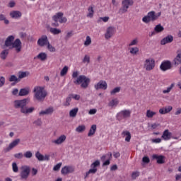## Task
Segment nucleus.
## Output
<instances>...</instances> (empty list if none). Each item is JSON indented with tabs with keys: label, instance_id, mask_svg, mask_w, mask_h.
I'll list each match as a JSON object with an SVG mask.
<instances>
[{
	"label": "nucleus",
	"instance_id": "nucleus-28",
	"mask_svg": "<svg viewBox=\"0 0 181 181\" xmlns=\"http://www.w3.org/2000/svg\"><path fill=\"white\" fill-rule=\"evenodd\" d=\"M173 110V107L172 106H167L165 107L160 108L159 110L160 114L165 115L170 112Z\"/></svg>",
	"mask_w": 181,
	"mask_h": 181
},
{
	"label": "nucleus",
	"instance_id": "nucleus-57",
	"mask_svg": "<svg viewBox=\"0 0 181 181\" xmlns=\"http://www.w3.org/2000/svg\"><path fill=\"white\" fill-rule=\"evenodd\" d=\"M23 153H16L14 154V158H16V159H22L23 158Z\"/></svg>",
	"mask_w": 181,
	"mask_h": 181
},
{
	"label": "nucleus",
	"instance_id": "nucleus-37",
	"mask_svg": "<svg viewBox=\"0 0 181 181\" xmlns=\"http://www.w3.org/2000/svg\"><path fill=\"white\" fill-rule=\"evenodd\" d=\"M78 112V107H75L70 110L69 112V116L71 117L72 118H74L76 115H77V113Z\"/></svg>",
	"mask_w": 181,
	"mask_h": 181
},
{
	"label": "nucleus",
	"instance_id": "nucleus-34",
	"mask_svg": "<svg viewBox=\"0 0 181 181\" xmlns=\"http://www.w3.org/2000/svg\"><path fill=\"white\" fill-rule=\"evenodd\" d=\"M29 76V72L20 71L18 72V81H21L22 78H25V77H28Z\"/></svg>",
	"mask_w": 181,
	"mask_h": 181
},
{
	"label": "nucleus",
	"instance_id": "nucleus-33",
	"mask_svg": "<svg viewBox=\"0 0 181 181\" xmlns=\"http://www.w3.org/2000/svg\"><path fill=\"white\" fill-rule=\"evenodd\" d=\"M28 94H29V88H22L20 90L18 95H20V97H23L28 95Z\"/></svg>",
	"mask_w": 181,
	"mask_h": 181
},
{
	"label": "nucleus",
	"instance_id": "nucleus-53",
	"mask_svg": "<svg viewBox=\"0 0 181 181\" xmlns=\"http://www.w3.org/2000/svg\"><path fill=\"white\" fill-rule=\"evenodd\" d=\"M85 46H90L91 45V37L90 36L86 37V40L84 42Z\"/></svg>",
	"mask_w": 181,
	"mask_h": 181
},
{
	"label": "nucleus",
	"instance_id": "nucleus-1",
	"mask_svg": "<svg viewBox=\"0 0 181 181\" xmlns=\"http://www.w3.org/2000/svg\"><path fill=\"white\" fill-rule=\"evenodd\" d=\"M29 99L16 100L13 102V107L16 110H20L21 114L29 115L35 111V107H28Z\"/></svg>",
	"mask_w": 181,
	"mask_h": 181
},
{
	"label": "nucleus",
	"instance_id": "nucleus-17",
	"mask_svg": "<svg viewBox=\"0 0 181 181\" xmlns=\"http://www.w3.org/2000/svg\"><path fill=\"white\" fill-rule=\"evenodd\" d=\"M15 41V36L9 35L4 42V46L6 47H8L11 49L12 45H13V42Z\"/></svg>",
	"mask_w": 181,
	"mask_h": 181
},
{
	"label": "nucleus",
	"instance_id": "nucleus-10",
	"mask_svg": "<svg viewBox=\"0 0 181 181\" xmlns=\"http://www.w3.org/2000/svg\"><path fill=\"white\" fill-rule=\"evenodd\" d=\"M172 67H173V65H172V62L165 60L163 61L160 65V70H161V71H168V70L172 69Z\"/></svg>",
	"mask_w": 181,
	"mask_h": 181
},
{
	"label": "nucleus",
	"instance_id": "nucleus-41",
	"mask_svg": "<svg viewBox=\"0 0 181 181\" xmlns=\"http://www.w3.org/2000/svg\"><path fill=\"white\" fill-rule=\"evenodd\" d=\"M175 87V83H172L166 90H163V94H169L170 91H172V89Z\"/></svg>",
	"mask_w": 181,
	"mask_h": 181
},
{
	"label": "nucleus",
	"instance_id": "nucleus-31",
	"mask_svg": "<svg viewBox=\"0 0 181 181\" xmlns=\"http://www.w3.org/2000/svg\"><path fill=\"white\" fill-rule=\"evenodd\" d=\"M37 59L41 60V62H45L47 59V54L45 52H40L37 56Z\"/></svg>",
	"mask_w": 181,
	"mask_h": 181
},
{
	"label": "nucleus",
	"instance_id": "nucleus-55",
	"mask_svg": "<svg viewBox=\"0 0 181 181\" xmlns=\"http://www.w3.org/2000/svg\"><path fill=\"white\" fill-rule=\"evenodd\" d=\"M5 77L4 76H0V88L1 87H4V86H5Z\"/></svg>",
	"mask_w": 181,
	"mask_h": 181
},
{
	"label": "nucleus",
	"instance_id": "nucleus-32",
	"mask_svg": "<svg viewBox=\"0 0 181 181\" xmlns=\"http://www.w3.org/2000/svg\"><path fill=\"white\" fill-rule=\"evenodd\" d=\"M123 136H126L125 141L126 142H129L131 141V133L129 131H124L122 133Z\"/></svg>",
	"mask_w": 181,
	"mask_h": 181
},
{
	"label": "nucleus",
	"instance_id": "nucleus-48",
	"mask_svg": "<svg viewBox=\"0 0 181 181\" xmlns=\"http://www.w3.org/2000/svg\"><path fill=\"white\" fill-rule=\"evenodd\" d=\"M153 115H156V112L151 111V110H147L146 112V117L147 118H152Z\"/></svg>",
	"mask_w": 181,
	"mask_h": 181
},
{
	"label": "nucleus",
	"instance_id": "nucleus-12",
	"mask_svg": "<svg viewBox=\"0 0 181 181\" xmlns=\"http://www.w3.org/2000/svg\"><path fill=\"white\" fill-rule=\"evenodd\" d=\"M10 49H15L16 53H21L22 50V41L19 38L16 39Z\"/></svg>",
	"mask_w": 181,
	"mask_h": 181
},
{
	"label": "nucleus",
	"instance_id": "nucleus-21",
	"mask_svg": "<svg viewBox=\"0 0 181 181\" xmlns=\"http://www.w3.org/2000/svg\"><path fill=\"white\" fill-rule=\"evenodd\" d=\"M74 172V168L72 166H64L61 170L62 175H69V173H73Z\"/></svg>",
	"mask_w": 181,
	"mask_h": 181
},
{
	"label": "nucleus",
	"instance_id": "nucleus-5",
	"mask_svg": "<svg viewBox=\"0 0 181 181\" xmlns=\"http://www.w3.org/2000/svg\"><path fill=\"white\" fill-rule=\"evenodd\" d=\"M131 110H124L119 112L117 115L116 118L117 121H122V119H128V118L131 117Z\"/></svg>",
	"mask_w": 181,
	"mask_h": 181
},
{
	"label": "nucleus",
	"instance_id": "nucleus-16",
	"mask_svg": "<svg viewBox=\"0 0 181 181\" xmlns=\"http://www.w3.org/2000/svg\"><path fill=\"white\" fill-rule=\"evenodd\" d=\"M165 30V28L162 26L160 24H158L155 26L154 30L151 32V33L149 34L150 37H152V36H155L156 33H161V32H163Z\"/></svg>",
	"mask_w": 181,
	"mask_h": 181
},
{
	"label": "nucleus",
	"instance_id": "nucleus-43",
	"mask_svg": "<svg viewBox=\"0 0 181 181\" xmlns=\"http://www.w3.org/2000/svg\"><path fill=\"white\" fill-rule=\"evenodd\" d=\"M43 155H42V153H40V152L37 151L35 153V158H37L38 160H40V162H42L43 161Z\"/></svg>",
	"mask_w": 181,
	"mask_h": 181
},
{
	"label": "nucleus",
	"instance_id": "nucleus-64",
	"mask_svg": "<svg viewBox=\"0 0 181 181\" xmlns=\"http://www.w3.org/2000/svg\"><path fill=\"white\" fill-rule=\"evenodd\" d=\"M138 176H139V172H138V171L133 172L132 174V179H135V178L138 177Z\"/></svg>",
	"mask_w": 181,
	"mask_h": 181
},
{
	"label": "nucleus",
	"instance_id": "nucleus-9",
	"mask_svg": "<svg viewBox=\"0 0 181 181\" xmlns=\"http://www.w3.org/2000/svg\"><path fill=\"white\" fill-rule=\"evenodd\" d=\"M144 67L146 71H151L155 69V59L148 58L144 61Z\"/></svg>",
	"mask_w": 181,
	"mask_h": 181
},
{
	"label": "nucleus",
	"instance_id": "nucleus-7",
	"mask_svg": "<svg viewBox=\"0 0 181 181\" xmlns=\"http://www.w3.org/2000/svg\"><path fill=\"white\" fill-rule=\"evenodd\" d=\"M30 175V167L25 165L21 167L20 177L21 180H28V177Z\"/></svg>",
	"mask_w": 181,
	"mask_h": 181
},
{
	"label": "nucleus",
	"instance_id": "nucleus-44",
	"mask_svg": "<svg viewBox=\"0 0 181 181\" xmlns=\"http://www.w3.org/2000/svg\"><path fill=\"white\" fill-rule=\"evenodd\" d=\"M76 132H84L86 131V126L85 125H80L76 129Z\"/></svg>",
	"mask_w": 181,
	"mask_h": 181
},
{
	"label": "nucleus",
	"instance_id": "nucleus-51",
	"mask_svg": "<svg viewBox=\"0 0 181 181\" xmlns=\"http://www.w3.org/2000/svg\"><path fill=\"white\" fill-rule=\"evenodd\" d=\"M33 124L34 125H36V127H42V119H37V120H35Z\"/></svg>",
	"mask_w": 181,
	"mask_h": 181
},
{
	"label": "nucleus",
	"instance_id": "nucleus-46",
	"mask_svg": "<svg viewBox=\"0 0 181 181\" xmlns=\"http://www.w3.org/2000/svg\"><path fill=\"white\" fill-rule=\"evenodd\" d=\"M12 169L14 173H18L19 172V168L18 167V164H16V163H12Z\"/></svg>",
	"mask_w": 181,
	"mask_h": 181
},
{
	"label": "nucleus",
	"instance_id": "nucleus-40",
	"mask_svg": "<svg viewBox=\"0 0 181 181\" xmlns=\"http://www.w3.org/2000/svg\"><path fill=\"white\" fill-rule=\"evenodd\" d=\"M8 81H10V83H12L13 81H15V83H19V78L15 75H11L9 77Z\"/></svg>",
	"mask_w": 181,
	"mask_h": 181
},
{
	"label": "nucleus",
	"instance_id": "nucleus-60",
	"mask_svg": "<svg viewBox=\"0 0 181 181\" xmlns=\"http://www.w3.org/2000/svg\"><path fill=\"white\" fill-rule=\"evenodd\" d=\"M71 97H72V98L74 100H76V101H78V100H80V95H77V94H71Z\"/></svg>",
	"mask_w": 181,
	"mask_h": 181
},
{
	"label": "nucleus",
	"instance_id": "nucleus-19",
	"mask_svg": "<svg viewBox=\"0 0 181 181\" xmlns=\"http://www.w3.org/2000/svg\"><path fill=\"white\" fill-rule=\"evenodd\" d=\"M49 44V40L47 39V35H42L38 40H37V45L38 46H40L41 47H43V46H46V45Z\"/></svg>",
	"mask_w": 181,
	"mask_h": 181
},
{
	"label": "nucleus",
	"instance_id": "nucleus-25",
	"mask_svg": "<svg viewBox=\"0 0 181 181\" xmlns=\"http://www.w3.org/2000/svg\"><path fill=\"white\" fill-rule=\"evenodd\" d=\"M9 16L12 19H19L22 17V13L19 11H12L10 12Z\"/></svg>",
	"mask_w": 181,
	"mask_h": 181
},
{
	"label": "nucleus",
	"instance_id": "nucleus-49",
	"mask_svg": "<svg viewBox=\"0 0 181 181\" xmlns=\"http://www.w3.org/2000/svg\"><path fill=\"white\" fill-rule=\"evenodd\" d=\"M139 52V47H132L130 49V53L131 54H136Z\"/></svg>",
	"mask_w": 181,
	"mask_h": 181
},
{
	"label": "nucleus",
	"instance_id": "nucleus-38",
	"mask_svg": "<svg viewBox=\"0 0 181 181\" xmlns=\"http://www.w3.org/2000/svg\"><path fill=\"white\" fill-rule=\"evenodd\" d=\"M118 99H112L109 103L108 106L109 107H117L118 105Z\"/></svg>",
	"mask_w": 181,
	"mask_h": 181
},
{
	"label": "nucleus",
	"instance_id": "nucleus-13",
	"mask_svg": "<svg viewBox=\"0 0 181 181\" xmlns=\"http://www.w3.org/2000/svg\"><path fill=\"white\" fill-rule=\"evenodd\" d=\"M19 144H21V139H16L15 140H13L12 142L9 144L8 147H6L4 149V152L6 153L10 152V151H12V149H13V148L18 146Z\"/></svg>",
	"mask_w": 181,
	"mask_h": 181
},
{
	"label": "nucleus",
	"instance_id": "nucleus-27",
	"mask_svg": "<svg viewBox=\"0 0 181 181\" xmlns=\"http://www.w3.org/2000/svg\"><path fill=\"white\" fill-rule=\"evenodd\" d=\"M53 111H54V109L53 107H50L47 108L45 110H42L40 112L39 115H50L53 114Z\"/></svg>",
	"mask_w": 181,
	"mask_h": 181
},
{
	"label": "nucleus",
	"instance_id": "nucleus-26",
	"mask_svg": "<svg viewBox=\"0 0 181 181\" xmlns=\"http://www.w3.org/2000/svg\"><path fill=\"white\" fill-rule=\"evenodd\" d=\"M161 138H163L164 141H169L170 139H172V132H169V129H165L163 132Z\"/></svg>",
	"mask_w": 181,
	"mask_h": 181
},
{
	"label": "nucleus",
	"instance_id": "nucleus-2",
	"mask_svg": "<svg viewBox=\"0 0 181 181\" xmlns=\"http://www.w3.org/2000/svg\"><path fill=\"white\" fill-rule=\"evenodd\" d=\"M72 78H76V80L74 81V83L76 85L81 84V88H88V85L91 82V80L90 79V78H88L84 75H80L78 76V71H77L73 72Z\"/></svg>",
	"mask_w": 181,
	"mask_h": 181
},
{
	"label": "nucleus",
	"instance_id": "nucleus-62",
	"mask_svg": "<svg viewBox=\"0 0 181 181\" xmlns=\"http://www.w3.org/2000/svg\"><path fill=\"white\" fill-rule=\"evenodd\" d=\"M151 142L153 144H160L162 142V139L158 138V139H151Z\"/></svg>",
	"mask_w": 181,
	"mask_h": 181
},
{
	"label": "nucleus",
	"instance_id": "nucleus-39",
	"mask_svg": "<svg viewBox=\"0 0 181 181\" xmlns=\"http://www.w3.org/2000/svg\"><path fill=\"white\" fill-rule=\"evenodd\" d=\"M49 31L53 35H59V33H62V30L60 29H57V28H51L49 29Z\"/></svg>",
	"mask_w": 181,
	"mask_h": 181
},
{
	"label": "nucleus",
	"instance_id": "nucleus-36",
	"mask_svg": "<svg viewBox=\"0 0 181 181\" xmlns=\"http://www.w3.org/2000/svg\"><path fill=\"white\" fill-rule=\"evenodd\" d=\"M88 13L87 14L88 18H93L94 16V6H90L88 8Z\"/></svg>",
	"mask_w": 181,
	"mask_h": 181
},
{
	"label": "nucleus",
	"instance_id": "nucleus-29",
	"mask_svg": "<svg viewBox=\"0 0 181 181\" xmlns=\"http://www.w3.org/2000/svg\"><path fill=\"white\" fill-rule=\"evenodd\" d=\"M8 54H9V49H4L0 53V58L1 60H6V57H8Z\"/></svg>",
	"mask_w": 181,
	"mask_h": 181
},
{
	"label": "nucleus",
	"instance_id": "nucleus-22",
	"mask_svg": "<svg viewBox=\"0 0 181 181\" xmlns=\"http://www.w3.org/2000/svg\"><path fill=\"white\" fill-rule=\"evenodd\" d=\"M175 66H179V64H181V49H179L177 50V56L173 59Z\"/></svg>",
	"mask_w": 181,
	"mask_h": 181
},
{
	"label": "nucleus",
	"instance_id": "nucleus-35",
	"mask_svg": "<svg viewBox=\"0 0 181 181\" xmlns=\"http://www.w3.org/2000/svg\"><path fill=\"white\" fill-rule=\"evenodd\" d=\"M4 22L5 25H9V20L6 19V16L3 13H0V22Z\"/></svg>",
	"mask_w": 181,
	"mask_h": 181
},
{
	"label": "nucleus",
	"instance_id": "nucleus-14",
	"mask_svg": "<svg viewBox=\"0 0 181 181\" xmlns=\"http://www.w3.org/2000/svg\"><path fill=\"white\" fill-rule=\"evenodd\" d=\"M112 158V153H109L106 155H104L101 157V160L102 162H103V166H108V165H110V159Z\"/></svg>",
	"mask_w": 181,
	"mask_h": 181
},
{
	"label": "nucleus",
	"instance_id": "nucleus-50",
	"mask_svg": "<svg viewBox=\"0 0 181 181\" xmlns=\"http://www.w3.org/2000/svg\"><path fill=\"white\" fill-rule=\"evenodd\" d=\"M82 63H84V64L86 63L87 64H88L90 63V56L85 55L82 60Z\"/></svg>",
	"mask_w": 181,
	"mask_h": 181
},
{
	"label": "nucleus",
	"instance_id": "nucleus-56",
	"mask_svg": "<svg viewBox=\"0 0 181 181\" xmlns=\"http://www.w3.org/2000/svg\"><path fill=\"white\" fill-rule=\"evenodd\" d=\"M62 165H63V163H59L58 164H57V165L53 168V170H54L55 172L57 171V170H60V168H62Z\"/></svg>",
	"mask_w": 181,
	"mask_h": 181
},
{
	"label": "nucleus",
	"instance_id": "nucleus-4",
	"mask_svg": "<svg viewBox=\"0 0 181 181\" xmlns=\"http://www.w3.org/2000/svg\"><path fill=\"white\" fill-rule=\"evenodd\" d=\"M162 15L161 12H158L156 13L155 11H150L147 13L146 16L143 17L142 21L144 23H149V22H155V21H158L159 17Z\"/></svg>",
	"mask_w": 181,
	"mask_h": 181
},
{
	"label": "nucleus",
	"instance_id": "nucleus-8",
	"mask_svg": "<svg viewBox=\"0 0 181 181\" xmlns=\"http://www.w3.org/2000/svg\"><path fill=\"white\" fill-rule=\"evenodd\" d=\"M122 7L119 10V13H125L128 12L129 6L134 5V1L132 0H123L122 2Z\"/></svg>",
	"mask_w": 181,
	"mask_h": 181
},
{
	"label": "nucleus",
	"instance_id": "nucleus-47",
	"mask_svg": "<svg viewBox=\"0 0 181 181\" xmlns=\"http://www.w3.org/2000/svg\"><path fill=\"white\" fill-rule=\"evenodd\" d=\"M119 91H121V87H116L110 91V94L111 95H114L117 94V93H119Z\"/></svg>",
	"mask_w": 181,
	"mask_h": 181
},
{
	"label": "nucleus",
	"instance_id": "nucleus-59",
	"mask_svg": "<svg viewBox=\"0 0 181 181\" xmlns=\"http://www.w3.org/2000/svg\"><path fill=\"white\" fill-rule=\"evenodd\" d=\"M71 36H73V31L68 32L65 36V40H69Z\"/></svg>",
	"mask_w": 181,
	"mask_h": 181
},
{
	"label": "nucleus",
	"instance_id": "nucleus-24",
	"mask_svg": "<svg viewBox=\"0 0 181 181\" xmlns=\"http://www.w3.org/2000/svg\"><path fill=\"white\" fill-rule=\"evenodd\" d=\"M66 136L64 134L61 135L57 139L52 140V144H55V145H62L64 141L66 139Z\"/></svg>",
	"mask_w": 181,
	"mask_h": 181
},
{
	"label": "nucleus",
	"instance_id": "nucleus-6",
	"mask_svg": "<svg viewBox=\"0 0 181 181\" xmlns=\"http://www.w3.org/2000/svg\"><path fill=\"white\" fill-rule=\"evenodd\" d=\"M100 160H96L95 162H93L91 165H90V169L86 173V175L84 177V179H87V177H88V176L90 175H95V173H97V168H98V166H100Z\"/></svg>",
	"mask_w": 181,
	"mask_h": 181
},
{
	"label": "nucleus",
	"instance_id": "nucleus-42",
	"mask_svg": "<svg viewBox=\"0 0 181 181\" xmlns=\"http://www.w3.org/2000/svg\"><path fill=\"white\" fill-rule=\"evenodd\" d=\"M67 71H69V67L65 66L60 72V76L63 77V76H66L67 74Z\"/></svg>",
	"mask_w": 181,
	"mask_h": 181
},
{
	"label": "nucleus",
	"instance_id": "nucleus-20",
	"mask_svg": "<svg viewBox=\"0 0 181 181\" xmlns=\"http://www.w3.org/2000/svg\"><path fill=\"white\" fill-rule=\"evenodd\" d=\"M172 42H173V35H168L160 40V45L162 46H165V45H168V43H172Z\"/></svg>",
	"mask_w": 181,
	"mask_h": 181
},
{
	"label": "nucleus",
	"instance_id": "nucleus-54",
	"mask_svg": "<svg viewBox=\"0 0 181 181\" xmlns=\"http://www.w3.org/2000/svg\"><path fill=\"white\" fill-rule=\"evenodd\" d=\"M101 21H103V22H108V21H110V17H100L98 20V23H100Z\"/></svg>",
	"mask_w": 181,
	"mask_h": 181
},
{
	"label": "nucleus",
	"instance_id": "nucleus-23",
	"mask_svg": "<svg viewBox=\"0 0 181 181\" xmlns=\"http://www.w3.org/2000/svg\"><path fill=\"white\" fill-rule=\"evenodd\" d=\"M152 158L153 159H156L157 160V163H158V165L165 163V156L154 154L153 155Z\"/></svg>",
	"mask_w": 181,
	"mask_h": 181
},
{
	"label": "nucleus",
	"instance_id": "nucleus-3",
	"mask_svg": "<svg viewBox=\"0 0 181 181\" xmlns=\"http://www.w3.org/2000/svg\"><path fill=\"white\" fill-rule=\"evenodd\" d=\"M34 98L37 101H45V98L47 97V91L42 86H35L33 89Z\"/></svg>",
	"mask_w": 181,
	"mask_h": 181
},
{
	"label": "nucleus",
	"instance_id": "nucleus-52",
	"mask_svg": "<svg viewBox=\"0 0 181 181\" xmlns=\"http://www.w3.org/2000/svg\"><path fill=\"white\" fill-rule=\"evenodd\" d=\"M138 45V38H134L133 40L131 41V42L129 44V46L131 47V46H136Z\"/></svg>",
	"mask_w": 181,
	"mask_h": 181
},
{
	"label": "nucleus",
	"instance_id": "nucleus-11",
	"mask_svg": "<svg viewBox=\"0 0 181 181\" xmlns=\"http://www.w3.org/2000/svg\"><path fill=\"white\" fill-rule=\"evenodd\" d=\"M63 13L59 12L53 16L52 19L54 22H59V23H66L67 22V18L63 17Z\"/></svg>",
	"mask_w": 181,
	"mask_h": 181
},
{
	"label": "nucleus",
	"instance_id": "nucleus-61",
	"mask_svg": "<svg viewBox=\"0 0 181 181\" xmlns=\"http://www.w3.org/2000/svg\"><path fill=\"white\" fill-rule=\"evenodd\" d=\"M142 162L144 163H149V162H151V160H149V157L148 156H144L142 158Z\"/></svg>",
	"mask_w": 181,
	"mask_h": 181
},
{
	"label": "nucleus",
	"instance_id": "nucleus-18",
	"mask_svg": "<svg viewBox=\"0 0 181 181\" xmlns=\"http://www.w3.org/2000/svg\"><path fill=\"white\" fill-rule=\"evenodd\" d=\"M114 33H115V29L113 27H108L105 34V39H111L114 36Z\"/></svg>",
	"mask_w": 181,
	"mask_h": 181
},
{
	"label": "nucleus",
	"instance_id": "nucleus-63",
	"mask_svg": "<svg viewBox=\"0 0 181 181\" xmlns=\"http://www.w3.org/2000/svg\"><path fill=\"white\" fill-rule=\"evenodd\" d=\"M16 5V3H15L14 1H11L8 4V8H15V6Z\"/></svg>",
	"mask_w": 181,
	"mask_h": 181
},
{
	"label": "nucleus",
	"instance_id": "nucleus-15",
	"mask_svg": "<svg viewBox=\"0 0 181 181\" xmlns=\"http://www.w3.org/2000/svg\"><path fill=\"white\" fill-rule=\"evenodd\" d=\"M108 84L105 81H100L97 84L94 86L95 90H107Z\"/></svg>",
	"mask_w": 181,
	"mask_h": 181
},
{
	"label": "nucleus",
	"instance_id": "nucleus-30",
	"mask_svg": "<svg viewBox=\"0 0 181 181\" xmlns=\"http://www.w3.org/2000/svg\"><path fill=\"white\" fill-rule=\"evenodd\" d=\"M96 131H97V125L93 124L89 130V132L88 133V136H93V135L95 134Z\"/></svg>",
	"mask_w": 181,
	"mask_h": 181
},
{
	"label": "nucleus",
	"instance_id": "nucleus-45",
	"mask_svg": "<svg viewBox=\"0 0 181 181\" xmlns=\"http://www.w3.org/2000/svg\"><path fill=\"white\" fill-rule=\"evenodd\" d=\"M24 158H26L27 159H30L32 156H33V153L30 151H26L24 154Z\"/></svg>",
	"mask_w": 181,
	"mask_h": 181
},
{
	"label": "nucleus",
	"instance_id": "nucleus-58",
	"mask_svg": "<svg viewBox=\"0 0 181 181\" xmlns=\"http://www.w3.org/2000/svg\"><path fill=\"white\" fill-rule=\"evenodd\" d=\"M47 49L51 52H56V48H54V47H52L49 42H48V45H47Z\"/></svg>",
	"mask_w": 181,
	"mask_h": 181
}]
</instances>
